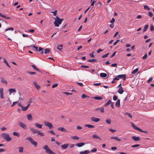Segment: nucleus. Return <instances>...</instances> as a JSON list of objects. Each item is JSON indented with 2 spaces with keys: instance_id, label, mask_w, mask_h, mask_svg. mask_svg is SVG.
Masks as SVG:
<instances>
[{
  "instance_id": "obj_1",
  "label": "nucleus",
  "mask_w": 154,
  "mask_h": 154,
  "mask_svg": "<svg viewBox=\"0 0 154 154\" xmlns=\"http://www.w3.org/2000/svg\"><path fill=\"white\" fill-rule=\"evenodd\" d=\"M0 136L7 141H10L12 140V138L10 137L9 134L7 133H2L1 134Z\"/></svg>"
},
{
  "instance_id": "obj_2",
  "label": "nucleus",
  "mask_w": 154,
  "mask_h": 154,
  "mask_svg": "<svg viewBox=\"0 0 154 154\" xmlns=\"http://www.w3.org/2000/svg\"><path fill=\"white\" fill-rule=\"evenodd\" d=\"M55 20L54 23L55 26L58 27L59 25L61 24L63 19H60L58 17H56V18H54Z\"/></svg>"
},
{
  "instance_id": "obj_3",
  "label": "nucleus",
  "mask_w": 154,
  "mask_h": 154,
  "mask_svg": "<svg viewBox=\"0 0 154 154\" xmlns=\"http://www.w3.org/2000/svg\"><path fill=\"white\" fill-rule=\"evenodd\" d=\"M43 149L45 150L47 153L49 154H56L55 152L51 150L47 145H45L43 147Z\"/></svg>"
},
{
  "instance_id": "obj_4",
  "label": "nucleus",
  "mask_w": 154,
  "mask_h": 154,
  "mask_svg": "<svg viewBox=\"0 0 154 154\" xmlns=\"http://www.w3.org/2000/svg\"><path fill=\"white\" fill-rule=\"evenodd\" d=\"M26 139L29 141L35 147L37 146L38 144L37 143L34 141L32 137H27L26 138Z\"/></svg>"
},
{
  "instance_id": "obj_5",
  "label": "nucleus",
  "mask_w": 154,
  "mask_h": 154,
  "mask_svg": "<svg viewBox=\"0 0 154 154\" xmlns=\"http://www.w3.org/2000/svg\"><path fill=\"white\" fill-rule=\"evenodd\" d=\"M44 123L45 125L46 126L48 127L49 129H51L53 128V127L51 123L48 122L46 121L44 122Z\"/></svg>"
},
{
  "instance_id": "obj_6",
  "label": "nucleus",
  "mask_w": 154,
  "mask_h": 154,
  "mask_svg": "<svg viewBox=\"0 0 154 154\" xmlns=\"http://www.w3.org/2000/svg\"><path fill=\"white\" fill-rule=\"evenodd\" d=\"M95 110L97 112H100L102 113H103L104 111V108L103 107L97 108L95 109Z\"/></svg>"
},
{
  "instance_id": "obj_7",
  "label": "nucleus",
  "mask_w": 154,
  "mask_h": 154,
  "mask_svg": "<svg viewBox=\"0 0 154 154\" xmlns=\"http://www.w3.org/2000/svg\"><path fill=\"white\" fill-rule=\"evenodd\" d=\"M132 126L135 129L138 130L139 131L143 132V131L139 128L135 126L133 123H131Z\"/></svg>"
},
{
  "instance_id": "obj_8",
  "label": "nucleus",
  "mask_w": 154,
  "mask_h": 154,
  "mask_svg": "<svg viewBox=\"0 0 154 154\" xmlns=\"http://www.w3.org/2000/svg\"><path fill=\"white\" fill-rule=\"evenodd\" d=\"M0 95L1 98H4V89L2 88H0Z\"/></svg>"
},
{
  "instance_id": "obj_9",
  "label": "nucleus",
  "mask_w": 154,
  "mask_h": 154,
  "mask_svg": "<svg viewBox=\"0 0 154 154\" xmlns=\"http://www.w3.org/2000/svg\"><path fill=\"white\" fill-rule=\"evenodd\" d=\"M30 106V105L29 104H28L27 106L26 107H24L23 106L22 107V110L23 111H25L27 110L29 108V106Z\"/></svg>"
},
{
  "instance_id": "obj_10",
  "label": "nucleus",
  "mask_w": 154,
  "mask_h": 154,
  "mask_svg": "<svg viewBox=\"0 0 154 154\" xmlns=\"http://www.w3.org/2000/svg\"><path fill=\"white\" fill-rule=\"evenodd\" d=\"M118 77H119V79H122L124 80H125L126 79V76L125 75H118Z\"/></svg>"
},
{
  "instance_id": "obj_11",
  "label": "nucleus",
  "mask_w": 154,
  "mask_h": 154,
  "mask_svg": "<svg viewBox=\"0 0 154 154\" xmlns=\"http://www.w3.org/2000/svg\"><path fill=\"white\" fill-rule=\"evenodd\" d=\"M69 144L68 143L65 144L63 145H62L61 146V148L63 149H65L67 148L69 146Z\"/></svg>"
},
{
  "instance_id": "obj_12",
  "label": "nucleus",
  "mask_w": 154,
  "mask_h": 154,
  "mask_svg": "<svg viewBox=\"0 0 154 154\" xmlns=\"http://www.w3.org/2000/svg\"><path fill=\"white\" fill-rule=\"evenodd\" d=\"M91 119L92 121L95 122H99L100 120V119L98 118H96L95 117H92L91 118Z\"/></svg>"
},
{
  "instance_id": "obj_13",
  "label": "nucleus",
  "mask_w": 154,
  "mask_h": 154,
  "mask_svg": "<svg viewBox=\"0 0 154 154\" xmlns=\"http://www.w3.org/2000/svg\"><path fill=\"white\" fill-rule=\"evenodd\" d=\"M20 126L25 129H26V125L24 124L21 122L19 123Z\"/></svg>"
},
{
  "instance_id": "obj_14",
  "label": "nucleus",
  "mask_w": 154,
  "mask_h": 154,
  "mask_svg": "<svg viewBox=\"0 0 154 154\" xmlns=\"http://www.w3.org/2000/svg\"><path fill=\"white\" fill-rule=\"evenodd\" d=\"M10 94H11L13 93L16 92V90L14 88H10L8 90Z\"/></svg>"
},
{
  "instance_id": "obj_15",
  "label": "nucleus",
  "mask_w": 154,
  "mask_h": 154,
  "mask_svg": "<svg viewBox=\"0 0 154 154\" xmlns=\"http://www.w3.org/2000/svg\"><path fill=\"white\" fill-rule=\"evenodd\" d=\"M118 92L120 94H122L124 92L123 88L122 87H120V88L119 89Z\"/></svg>"
},
{
  "instance_id": "obj_16",
  "label": "nucleus",
  "mask_w": 154,
  "mask_h": 154,
  "mask_svg": "<svg viewBox=\"0 0 154 154\" xmlns=\"http://www.w3.org/2000/svg\"><path fill=\"white\" fill-rule=\"evenodd\" d=\"M85 144V143H84L81 142L76 143V145L79 147H80L84 145Z\"/></svg>"
},
{
  "instance_id": "obj_17",
  "label": "nucleus",
  "mask_w": 154,
  "mask_h": 154,
  "mask_svg": "<svg viewBox=\"0 0 154 154\" xmlns=\"http://www.w3.org/2000/svg\"><path fill=\"white\" fill-rule=\"evenodd\" d=\"M132 138L135 141H138L140 140V138L139 137H136L134 136L132 137Z\"/></svg>"
},
{
  "instance_id": "obj_18",
  "label": "nucleus",
  "mask_w": 154,
  "mask_h": 154,
  "mask_svg": "<svg viewBox=\"0 0 154 154\" xmlns=\"http://www.w3.org/2000/svg\"><path fill=\"white\" fill-rule=\"evenodd\" d=\"M35 126L37 128H42V125H41L40 124H39L38 123H35Z\"/></svg>"
},
{
  "instance_id": "obj_19",
  "label": "nucleus",
  "mask_w": 154,
  "mask_h": 154,
  "mask_svg": "<svg viewBox=\"0 0 154 154\" xmlns=\"http://www.w3.org/2000/svg\"><path fill=\"white\" fill-rule=\"evenodd\" d=\"M33 84L37 89H39L40 88V86L38 85L37 82L35 81H34L33 82Z\"/></svg>"
},
{
  "instance_id": "obj_20",
  "label": "nucleus",
  "mask_w": 154,
  "mask_h": 154,
  "mask_svg": "<svg viewBox=\"0 0 154 154\" xmlns=\"http://www.w3.org/2000/svg\"><path fill=\"white\" fill-rule=\"evenodd\" d=\"M116 106L118 107H120V100H117V101L116 103Z\"/></svg>"
},
{
  "instance_id": "obj_21",
  "label": "nucleus",
  "mask_w": 154,
  "mask_h": 154,
  "mask_svg": "<svg viewBox=\"0 0 154 154\" xmlns=\"http://www.w3.org/2000/svg\"><path fill=\"white\" fill-rule=\"evenodd\" d=\"M90 152L88 150H85L84 151H81L79 152L80 154H88Z\"/></svg>"
},
{
  "instance_id": "obj_22",
  "label": "nucleus",
  "mask_w": 154,
  "mask_h": 154,
  "mask_svg": "<svg viewBox=\"0 0 154 154\" xmlns=\"http://www.w3.org/2000/svg\"><path fill=\"white\" fill-rule=\"evenodd\" d=\"M27 117L28 119L30 121H31L32 119V116L31 114H28L27 115Z\"/></svg>"
},
{
  "instance_id": "obj_23",
  "label": "nucleus",
  "mask_w": 154,
  "mask_h": 154,
  "mask_svg": "<svg viewBox=\"0 0 154 154\" xmlns=\"http://www.w3.org/2000/svg\"><path fill=\"white\" fill-rule=\"evenodd\" d=\"M58 130H60L62 131L66 132L67 131L63 127L59 128H58Z\"/></svg>"
},
{
  "instance_id": "obj_24",
  "label": "nucleus",
  "mask_w": 154,
  "mask_h": 154,
  "mask_svg": "<svg viewBox=\"0 0 154 154\" xmlns=\"http://www.w3.org/2000/svg\"><path fill=\"white\" fill-rule=\"evenodd\" d=\"M30 130L32 132H33L34 133H35L37 130L33 128L32 127H30L29 128Z\"/></svg>"
},
{
  "instance_id": "obj_25",
  "label": "nucleus",
  "mask_w": 154,
  "mask_h": 154,
  "mask_svg": "<svg viewBox=\"0 0 154 154\" xmlns=\"http://www.w3.org/2000/svg\"><path fill=\"white\" fill-rule=\"evenodd\" d=\"M85 127H87L89 128H92L94 127V125H90L86 124L85 125Z\"/></svg>"
},
{
  "instance_id": "obj_26",
  "label": "nucleus",
  "mask_w": 154,
  "mask_h": 154,
  "mask_svg": "<svg viewBox=\"0 0 154 154\" xmlns=\"http://www.w3.org/2000/svg\"><path fill=\"white\" fill-rule=\"evenodd\" d=\"M111 138L112 139H113L116 140L118 141H121V139H120L119 138L117 137H111Z\"/></svg>"
},
{
  "instance_id": "obj_27",
  "label": "nucleus",
  "mask_w": 154,
  "mask_h": 154,
  "mask_svg": "<svg viewBox=\"0 0 154 154\" xmlns=\"http://www.w3.org/2000/svg\"><path fill=\"white\" fill-rule=\"evenodd\" d=\"M0 16L2 17L5 18L7 19H10V18L9 17H6L5 15H3L1 13H0Z\"/></svg>"
},
{
  "instance_id": "obj_28",
  "label": "nucleus",
  "mask_w": 154,
  "mask_h": 154,
  "mask_svg": "<svg viewBox=\"0 0 154 154\" xmlns=\"http://www.w3.org/2000/svg\"><path fill=\"white\" fill-rule=\"evenodd\" d=\"M19 152L20 153H23V148L22 147H18Z\"/></svg>"
},
{
  "instance_id": "obj_29",
  "label": "nucleus",
  "mask_w": 154,
  "mask_h": 154,
  "mask_svg": "<svg viewBox=\"0 0 154 154\" xmlns=\"http://www.w3.org/2000/svg\"><path fill=\"white\" fill-rule=\"evenodd\" d=\"M148 25L147 24L144 27L143 30V32H145L147 29L148 27Z\"/></svg>"
},
{
  "instance_id": "obj_30",
  "label": "nucleus",
  "mask_w": 154,
  "mask_h": 154,
  "mask_svg": "<svg viewBox=\"0 0 154 154\" xmlns=\"http://www.w3.org/2000/svg\"><path fill=\"white\" fill-rule=\"evenodd\" d=\"M1 81L3 83H5L6 84H7V81L3 78H1Z\"/></svg>"
},
{
  "instance_id": "obj_31",
  "label": "nucleus",
  "mask_w": 154,
  "mask_h": 154,
  "mask_svg": "<svg viewBox=\"0 0 154 154\" xmlns=\"http://www.w3.org/2000/svg\"><path fill=\"white\" fill-rule=\"evenodd\" d=\"M93 138H97L100 140V138L97 136V134H94L93 135L92 137Z\"/></svg>"
},
{
  "instance_id": "obj_32",
  "label": "nucleus",
  "mask_w": 154,
  "mask_h": 154,
  "mask_svg": "<svg viewBox=\"0 0 154 154\" xmlns=\"http://www.w3.org/2000/svg\"><path fill=\"white\" fill-rule=\"evenodd\" d=\"M71 138L72 139L75 140H78L79 139V137L76 136H73L71 137Z\"/></svg>"
},
{
  "instance_id": "obj_33",
  "label": "nucleus",
  "mask_w": 154,
  "mask_h": 154,
  "mask_svg": "<svg viewBox=\"0 0 154 154\" xmlns=\"http://www.w3.org/2000/svg\"><path fill=\"white\" fill-rule=\"evenodd\" d=\"M63 46V45H60L59 46H57V48L60 50L61 51L62 49V47Z\"/></svg>"
},
{
  "instance_id": "obj_34",
  "label": "nucleus",
  "mask_w": 154,
  "mask_h": 154,
  "mask_svg": "<svg viewBox=\"0 0 154 154\" xmlns=\"http://www.w3.org/2000/svg\"><path fill=\"white\" fill-rule=\"evenodd\" d=\"M93 98L97 100H101L103 98L100 97H93Z\"/></svg>"
},
{
  "instance_id": "obj_35",
  "label": "nucleus",
  "mask_w": 154,
  "mask_h": 154,
  "mask_svg": "<svg viewBox=\"0 0 154 154\" xmlns=\"http://www.w3.org/2000/svg\"><path fill=\"white\" fill-rule=\"evenodd\" d=\"M144 9L145 10H149L150 8H149L148 6L147 5H145L143 6Z\"/></svg>"
},
{
  "instance_id": "obj_36",
  "label": "nucleus",
  "mask_w": 154,
  "mask_h": 154,
  "mask_svg": "<svg viewBox=\"0 0 154 154\" xmlns=\"http://www.w3.org/2000/svg\"><path fill=\"white\" fill-rule=\"evenodd\" d=\"M31 67L33 68L35 70L37 71H40L37 68L35 65H32Z\"/></svg>"
},
{
  "instance_id": "obj_37",
  "label": "nucleus",
  "mask_w": 154,
  "mask_h": 154,
  "mask_svg": "<svg viewBox=\"0 0 154 154\" xmlns=\"http://www.w3.org/2000/svg\"><path fill=\"white\" fill-rule=\"evenodd\" d=\"M50 51V50L48 48H46L45 49L44 53L45 54H47L49 53Z\"/></svg>"
},
{
  "instance_id": "obj_38",
  "label": "nucleus",
  "mask_w": 154,
  "mask_h": 154,
  "mask_svg": "<svg viewBox=\"0 0 154 154\" xmlns=\"http://www.w3.org/2000/svg\"><path fill=\"white\" fill-rule=\"evenodd\" d=\"M100 75L101 77H106V73H100Z\"/></svg>"
},
{
  "instance_id": "obj_39",
  "label": "nucleus",
  "mask_w": 154,
  "mask_h": 154,
  "mask_svg": "<svg viewBox=\"0 0 154 154\" xmlns=\"http://www.w3.org/2000/svg\"><path fill=\"white\" fill-rule=\"evenodd\" d=\"M13 134L14 136H16L18 137L19 136V134L17 132H14L13 133Z\"/></svg>"
},
{
  "instance_id": "obj_40",
  "label": "nucleus",
  "mask_w": 154,
  "mask_h": 154,
  "mask_svg": "<svg viewBox=\"0 0 154 154\" xmlns=\"http://www.w3.org/2000/svg\"><path fill=\"white\" fill-rule=\"evenodd\" d=\"M125 114L126 115H127L128 117H129L130 118H132V116L131 115V114L128 113H125Z\"/></svg>"
},
{
  "instance_id": "obj_41",
  "label": "nucleus",
  "mask_w": 154,
  "mask_h": 154,
  "mask_svg": "<svg viewBox=\"0 0 154 154\" xmlns=\"http://www.w3.org/2000/svg\"><path fill=\"white\" fill-rule=\"evenodd\" d=\"M96 61V60L95 59H90L88 60V61L89 62H93Z\"/></svg>"
},
{
  "instance_id": "obj_42",
  "label": "nucleus",
  "mask_w": 154,
  "mask_h": 154,
  "mask_svg": "<svg viewBox=\"0 0 154 154\" xmlns=\"http://www.w3.org/2000/svg\"><path fill=\"white\" fill-rule=\"evenodd\" d=\"M138 71V69L136 68V69H134L131 72L132 74H134L136 72H137Z\"/></svg>"
},
{
  "instance_id": "obj_43",
  "label": "nucleus",
  "mask_w": 154,
  "mask_h": 154,
  "mask_svg": "<svg viewBox=\"0 0 154 154\" xmlns=\"http://www.w3.org/2000/svg\"><path fill=\"white\" fill-rule=\"evenodd\" d=\"M32 49L33 50H35V51H38V47H35L34 46H33V47H32Z\"/></svg>"
},
{
  "instance_id": "obj_44",
  "label": "nucleus",
  "mask_w": 154,
  "mask_h": 154,
  "mask_svg": "<svg viewBox=\"0 0 154 154\" xmlns=\"http://www.w3.org/2000/svg\"><path fill=\"white\" fill-rule=\"evenodd\" d=\"M4 63H5L6 64V65L9 67L10 68L11 67L9 65L8 62L5 59H4Z\"/></svg>"
},
{
  "instance_id": "obj_45",
  "label": "nucleus",
  "mask_w": 154,
  "mask_h": 154,
  "mask_svg": "<svg viewBox=\"0 0 154 154\" xmlns=\"http://www.w3.org/2000/svg\"><path fill=\"white\" fill-rule=\"evenodd\" d=\"M8 30L13 31V28L12 27H10L8 29H5V31H6Z\"/></svg>"
},
{
  "instance_id": "obj_46",
  "label": "nucleus",
  "mask_w": 154,
  "mask_h": 154,
  "mask_svg": "<svg viewBox=\"0 0 154 154\" xmlns=\"http://www.w3.org/2000/svg\"><path fill=\"white\" fill-rule=\"evenodd\" d=\"M147 55L146 54H145L144 56L142 57V58L143 60H145L147 58Z\"/></svg>"
},
{
  "instance_id": "obj_47",
  "label": "nucleus",
  "mask_w": 154,
  "mask_h": 154,
  "mask_svg": "<svg viewBox=\"0 0 154 154\" xmlns=\"http://www.w3.org/2000/svg\"><path fill=\"white\" fill-rule=\"evenodd\" d=\"M140 145L139 144H135L134 145H133L131 146L132 147H137L140 146Z\"/></svg>"
},
{
  "instance_id": "obj_48",
  "label": "nucleus",
  "mask_w": 154,
  "mask_h": 154,
  "mask_svg": "<svg viewBox=\"0 0 154 154\" xmlns=\"http://www.w3.org/2000/svg\"><path fill=\"white\" fill-rule=\"evenodd\" d=\"M27 73H28L30 74H36L35 72H29L28 71L27 72Z\"/></svg>"
},
{
  "instance_id": "obj_49",
  "label": "nucleus",
  "mask_w": 154,
  "mask_h": 154,
  "mask_svg": "<svg viewBox=\"0 0 154 154\" xmlns=\"http://www.w3.org/2000/svg\"><path fill=\"white\" fill-rule=\"evenodd\" d=\"M150 30L151 31L154 30V27L152 25H151L150 26Z\"/></svg>"
},
{
  "instance_id": "obj_50",
  "label": "nucleus",
  "mask_w": 154,
  "mask_h": 154,
  "mask_svg": "<svg viewBox=\"0 0 154 154\" xmlns=\"http://www.w3.org/2000/svg\"><path fill=\"white\" fill-rule=\"evenodd\" d=\"M97 151V149L96 148H95L92 149L90 152H94Z\"/></svg>"
},
{
  "instance_id": "obj_51",
  "label": "nucleus",
  "mask_w": 154,
  "mask_h": 154,
  "mask_svg": "<svg viewBox=\"0 0 154 154\" xmlns=\"http://www.w3.org/2000/svg\"><path fill=\"white\" fill-rule=\"evenodd\" d=\"M112 103L111 101L109 100V101L106 103V105H109V104H111Z\"/></svg>"
},
{
  "instance_id": "obj_52",
  "label": "nucleus",
  "mask_w": 154,
  "mask_h": 154,
  "mask_svg": "<svg viewBox=\"0 0 154 154\" xmlns=\"http://www.w3.org/2000/svg\"><path fill=\"white\" fill-rule=\"evenodd\" d=\"M57 10H55L54 12H52L51 13H53V15L55 16L57 15Z\"/></svg>"
},
{
  "instance_id": "obj_53",
  "label": "nucleus",
  "mask_w": 154,
  "mask_h": 154,
  "mask_svg": "<svg viewBox=\"0 0 154 154\" xmlns=\"http://www.w3.org/2000/svg\"><path fill=\"white\" fill-rule=\"evenodd\" d=\"M148 15L150 17H152L153 16L152 13L150 11L148 12Z\"/></svg>"
},
{
  "instance_id": "obj_54",
  "label": "nucleus",
  "mask_w": 154,
  "mask_h": 154,
  "mask_svg": "<svg viewBox=\"0 0 154 154\" xmlns=\"http://www.w3.org/2000/svg\"><path fill=\"white\" fill-rule=\"evenodd\" d=\"M111 120L110 119H106V123L108 124H110Z\"/></svg>"
},
{
  "instance_id": "obj_55",
  "label": "nucleus",
  "mask_w": 154,
  "mask_h": 154,
  "mask_svg": "<svg viewBox=\"0 0 154 154\" xmlns=\"http://www.w3.org/2000/svg\"><path fill=\"white\" fill-rule=\"evenodd\" d=\"M32 98H31L29 100V101L28 102V104H29L30 105V104L32 102Z\"/></svg>"
},
{
  "instance_id": "obj_56",
  "label": "nucleus",
  "mask_w": 154,
  "mask_h": 154,
  "mask_svg": "<svg viewBox=\"0 0 154 154\" xmlns=\"http://www.w3.org/2000/svg\"><path fill=\"white\" fill-rule=\"evenodd\" d=\"M1 130L2 131H4L7 129V128L5 127H3L1 128Z\"/></svg>"
},
{
  "instance_id": "obj_57",
  "label": "nucleus",
  "mask_w": 154,
  "mask_h": 154,
  "mask_svg": "<svg viewBox=\"0 0 154 154\" xmlns=\"http://www.w3.org/2000/svg\"><path fill=\"white\" fill-rule=\"evenodd\" d=\"M152 79L153 78H149L147 80V82L148 83H149L150 82L152 81Z\"/></svg>"
},
{
  "instance_id": "obj_58",
  "label": "nucleus",
  "mask_w": 154,
  "mask_h": 154,
  "mask_svg": "<svg viewBox=\"0 0 154 154\" xmlns=\"http://www.w3.org/2000/svg\"><path fill=\"white\" fill-rule=\"evenodd\" d=\"M120 40L119 39H118L116 42H115L113 44L114 45H116L117 43H118L119 42Z\"/></svg>"
},
{
  "instance_id": "obj_59",
  "label": "nucleus",
  "mask_w": 154,
  "mask_h": 154,
  "mask_svg": "<svg viewBox=\"0 0 154 154\" xmlns=\"http://www.w3.org/2000/svg\"><path fill=\"white\" fill-rule=\"evenodd\" d=\"M117 97L116 95H114L113 97V100H117Z\"/></svg>"
},
{
  "instance_id": "obj_60",
  "label": "nucleus",
  "mask_w": 154,
  "mask_h": 154,
  "mask_svg": "<svg viewBox=\"0 0 154 154\" xmlns=\"http://www.w3.org/2000/svg\"><path fill=\"white\" fill-rule=\"evenodd\" d=\"M77 84H78L80 86H83V85L82 83H79V82H77Z\"/></svg>"
},
{
  "instance_id": "obj_61",
  "label": "nucleus",
  "mask_w": 154,
  "mask_h": 154,
  "mask_svg": "<svg viewBox=\"0 0 154 154\" xmlns=\"http://www.w3.org/2000/svg\"><path fill=\"white\" fill-rule=\"evenodd\" d=\"M115 21V19L113 18H112L111 20V21H110V22L111 23H113Z\"/></svg>"
},
{
  "instance_id": "obj_62",
  "label": "nucleus",
  "mask_w": 154,
  "mask_h": 154,
  "mask_svg": "<svg viewBox=\"0 0 154 154\" xmlns=\"http://www.w3.org/2000/svg\"><path fill=\"white\" fill-rule=\"evenodd\" d=\"M58 85V84H54L53 85H52V88H54L56 87Z\"/></svg>"
},
{
  "instance_id": "obj_63",
  "label": "nucleus",
  "mask_w": 154,
  "mask_h": 154,
  "mask_svg": "<svg viewBox=\"0 0 154 154\" xmlns=\"http://www.w3.org/2000/svg\"><path fill=\"white\" fill-rule=\"evenodd\" d=\"M38 135H39L40 136H44V134L42 132H40V133H38Z\"/></svg>"
},
{
  "instance_id": "obj_64",
  "label": "nucleus",
  "mask_w": 154,
  "mask_h": 154,
  "mask_svg": "<svg viewBox=\"0 0 154 154\" xmlns=\"http://www.w3.org/2000/svg\"><path fill=\"white\" fill-rule=\"evenodd\" d=\"M87 97L86 95L85 94H82V97H81L82 98H84L85 97Z\"/></svg>"
}]
</instances>
